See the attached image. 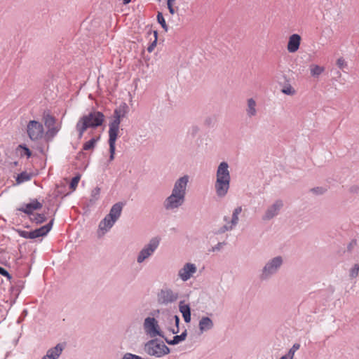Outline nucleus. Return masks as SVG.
Listing matches in <instances>:
<instances>
[{
    "instance_id": "nucleus-1",
    "label": "nucleus",
    "mask_w": 359,
    "mask_h": 359,
    "mask_svg": "<svg viewBox=\"0 0 359 359\" xmlns=\"http://www.w3.org/2000/svg\"><path fill=\"white\" fill-rule=\"evenodd\" d=\"M128 111V107L126 103L118 107L114 112L113 120L109 124V161H112L114 159L116 151V141L119 133V127L121 119L126 116Z\"/></svg>"
},
{
    "instance_id": "nucleus-2",
    "label": "nucleus",
    "mask_w": 359,
    "mask_h": 359,
    "mask_svg": "<svg viewBox=\"0 0 359 359\" xmlns=\"http://www.w3.org/2000/svg\"><path fill=\"white\" fill-rule=\"evenodd\" d=\"M231 175L229 170V164L221 162L217 169L215 189L219 198H224L228 193L230 187Z\"/></svg>"
},
{
    "instance_id": "nucleus-3",
    "label": "nucleus",
    "mask_w": 359,
    "mask_h": 359,
    "mask_svg": "<svg viewBox=\"0 0 359 359\" xmlns=\"http://www.w3.org/2000/svg\"><path fill=\"white\" fill-rule=\"evenodd\" d=\"M104 121V114L97 111H91L81 116L76 125L79 139L82 138L83 133L88 128H96L102 126Z\"/></svg>"
},
{
    "instance_id": "nucleus-4",
    "label": "nucleus",
    "mask_w": 359,
    "mask_h": 359,
    "mask_svg": "<svg viewBox=\"0 0 359 359\" xmlns=\"http://www.w3.org/2000/svg\"><path fill=\"white\" fill-rule=\"evenodd\" d=\"M283 257L276 256L267 260L259 271V278L262 281H267L276 276L283 265Z\"/></svg>"
},
{
    "instance_id": "nucleus-5",
    "label": "nucleus",
    "mask_w": 359,
    "mask_h": 359,
    "mask_svg": "<svg viewBox=\"0 0 359 359\" xmlns=\"http://www.w3.org/2000/svg\"><path fill=\"white\" fill-rule=\"evenodd\" d=\"M144 351L151 356L161 358L170 353V348L163 341L153 339L145 344Z\"/></svg>"
},
{
    "instance_id": "nucleus-6",
    "label": "nucleus",
    "mask_w": 359,
    "mask_h": 359,
    "mask_svg": "<svg viewBox=\"0 0 359 359\" xmlns=\"http://www.w3.org/2000/svg\"><path fill=\"white\" fill-rule=\"evenodd\" d=\"M160 242L161 238L159 237L151 238L138 252L136 257L137 263L140 264L149 259L158 249Z\"/></svg>"
},
{
    "instance_id": "nucleus-7",
    "label": "nucleus",
    "mask_w": 359,
    "mask_h": 359,
    "mask_svg": "<svg viewBox=\"0 0 359 359\" xmlns=\"http://www.w3.org/2000/svg\"><path fill=\"white\" fill-rule=\"evenodd\" d=\"M26 130L29 138L33 142L41 140L45 135L43 125L38 121H29L27 124Z\"/></svg>"
},
{
    "instance_id": "nucleus-8",
    "label": "nucleus",
    "mask_w": 359,
    "mask_h": 359,
    "mask_svg": "<svg viewBox=\"0 0 359 359\" xmlns=\"http://www.w3.org/2000/svg\"><path fill=\"white\" fill-rule=\"evenodd\" d=\"M179 298L177 292L170 287H164L157 294V302L160 305L167 306L175 302Z\"/></svg>"
},
{
    "instance_id": "nucleus-9",
    "label": "nucleus",
    "mask_w": 359,
    "mask_h": 359,
    "mask_svg": "<svg viewBox=\"0 0 359 359\" xmlns=\"http://www.w3.org/2000/svg\"><path fill=\"white\" fill-rule=\"evenodd\" d=\"M185 201L186 198L170 193V194L165 198L163 205L164 209L167 211L176 212L184 205Z\"/></svg>"
},
{
    "instance_id": "nucleus-10",
    "label": "nucleus",
    "mask_w": 359,
    "mask_h": 359,
    "mask_svg": "<svg viewBox=\"0 0 359 359\" xmlns=\"http://www.w3.org/2000/svg\"><path fill=\"white\" fill-rule=\"evenodd\" d=\"M44 124L47 128L45 136L48 141L52 140L60 131L61 126L56 124V119L49 114H43Z\"/></svg>"
},
{
    "instance_id": "nucleus-11",
    "label": "nucleus",
    "mask_w": 359,
    "mask_h": 359,
    "mask_svg": "<svg viewBox=\"0 0 359 359\" xmlns=\"http://www.w3.org/2000/svg\"><path fill=\"white\" fill-rule=\"evenodd\" d=\"M143 329L146 334L151 338L157 336L163 337L158 321L153 317H147L144 319Z\"/></svg>"
},
{
    "instance_id": "nucleus-12",
    "label": "nucleus",
    "mask_w": 359,
    "mask_h": 359,
    "mask_svg": "<svg viewBox=\"0 0 359 359\" xmlns=\"http://www.w3.org/2000/svg\"><path fill=\"white\" fill-rule=\"evenodd\" d=\"M284 206V203L280 199L276 200L269 205L262 216V219L268 222L278 216Z\"/></svg>"
},
{
    "instance_id": "nucleus-13",
    "label": "nucleus",
    "mask_w": 359,
    "mask_h": 359,
    "mask_svg": "<svg viewBox=\"0 0 359 359\" xmlns=\"http://www.w3.org/2000/svg\"><path fill=\"white\" fill-rule=\"evenodd\" d=\"M189 180L190 177L188 175H184L177 178L173 184L171 193L186 198Z\"/></svg>"
},
{
    "instance_id": "nucleus-14",
    "label": "nucleus",
    "mask_w": 359,
    "mask_h": 359,
    "mask_svg": "<svg viewBox=\"0 0 359 359\" xmlns=\"http://www.w3.org/2000/svg\"><path fill=\"white\" fill-rule=\"evenodd\" d=\"M197 271V267L195 264L186 263L178 271V277L184 282L189 280Z\"/></svg>"
},
{
    "instance_id": "nucleus-15",
    "label": "nucleus",
    "mask_w": 359,
    "mask_h": 359,
    "mask_svg": "<svg viewBox=\"0 0 359 359\" xmlns=\"http://www.w3.org/2000/svg\"><path fill=\"white\" fill-rule=\"evenodd\" d=\"M43 205L37 199H32L29 203L22 205L17 210L28 215H33L34 210H40Z\"/></svg>"
},
{
    "instance_id": "nucleus-16",
    "label": "nucleus",
    "mask_w": 359,
    "mask_h": 359,
    "mask_svg": "<svg viewBox=\"0 0 359 359\" xmlns=\"http://www.w3.org/2000/svg\"><path fill=\"white\" fill-rule=\"evenodd\" d=\"M302 38L298 34H292L288 39L287 50L290 53H296L300 46Z\"/></svg>"
},
{
    "instance_id": "nucleus-17",
    "label": "nucleus",
    "mask_w": 359,
    "mask_h": 359,
    "mask_svg": "<svg viewBox=\"0 0 359 359\" xmlns=\"http://www.w3.org/2000/svg\"><path fill=\"white\" fill-rule=\"evenodd\" d=\"M116 222L111 218H109L107 215L103 219H102L98 226V235L102 236L109 231L114 225Z\"/></svg>"
},
{
    "instance_id": "nucleus-18",
    "label": "nucleus",
    "mask_w": 359,
    "mask_h": 359,
    "mask_svg": "<svg viewBox=\"0 0 359 359\" xmlns=\"http://www.w3.org/2000/svg\"><path fill=\"white\" fill-rule=\"evenodd\" d=\"M164 321L165 325H172L173 323L175 325V327L173 328L168 326V330L172 334H177L179 332L180 318L177 315L166 314L165 316Z\"/></svg>"
},
{
    "instance_id": "nucleus-19",
    "label": "nucleus",
    "mask_w": 359,
    "mask_h": 359,
    "mask_svg": "<svg viewBox=\"0 0 359 359\" xmlns=\"http://www.w3.org/2000/svg\"><path fill=\"white\" fill-rule=\"evenodd\" d=\"M123 206L124 203L122 202H118L114 204L111 206L109 214H107L109 218H111L115 222H116L121 215Z\"/></svg>"
},
{
    "instance_id": "nucleus-20",
    "label": "nucleus",
    "mask_w": 359,
    "mask_h": 359,
    "mask_svg": "<svg viewBox=\"0 0 359 359\" xmlns=\"http://www.w3.org/2000/svg\"><path fill=\"white\" fill-rule=\"evenodd\" d=\"M246 115L248 118H252L257 115V102L253 98L247 100V105L245 108Z\"/></svg>"
},
{
    "instance_id": "nucleus-21",
    "label": "nucleus",
    "mask_w": 359,
    "mask_h": 359,
    "mask_svg": "<svg viewBox=\"0 0 359 359\" xmlns=\"http://www.w3.org/2000/svg\"><path fill=\"white\" fill-rule=\"evenodd\" d=\"M214 327V323L212 319L207 316H203L201 318L198 323V328L201 333L208 332L212 330Z\"/></svg>"
},
{
    "instance_id": "nucleus-22",
    "label": "nucleus",
    "mask_w": 359,
    "mask_h": 359,
    "mask_svg": "<svg viewBox=\"0 0 359 359\" xmlns=\"http://www.w3.org/2000/svg\"><path fill=\"white\" fill-rule=\"evenodd\" d=\"M179 310L182 315L185 323H189L191 322V308L188 304L184 301H180L179 304Z\"/></svg>"
},
{
    "instance_id": "nucleus-23",
    "label": "nucleus",
    "mask_w": 359,
    "mask_h": 359,
    "mask_svg": "<svg viewBox=\"0 0 359 359\" xmlns=\"http://www.w3.org/2000/svg\"><path fill=\"white\" fill-rule=\"evenodd\" d=\"M53 224V219H51L49 223L46 225L36 229L33 231L34 238H37L41 236H44L51 230Z\"/></svg>"
},
{
    "instance_id": "nucleus-24",
    "label": "nucleus",
    "mask_w": 359,
    "mask_h": 359,
    "mask_svg": "<svg viewBox=\"0 0 359 359\" xmlns=\"http://www.w3.org/2000/svg\"><path fill=\"white\" fill-rule=\"evenodd\" d=\"M62 350L63 346L60 344H58L55 347L48 350L46 355L50 359H57L61 355Z\"/></svg>"
},
{
    "instance_id": "nucleus-25",
    "label": "nucleus",
    "mask_w": 359,
    "mask_h": 359,
    "mask_svg": "<svg viewBox=\"0 0 359 359\" xmlns=\"http://www.w3.org/2000/svg\"><path fill=\"white\" fill-rule=\"evenodd\" d=\"M325 69L323 66L316 64H311L309 65V71L311 76L313 78H318L324 72Z\"/></svg>"
},
{
    "instance_id": "nucleus-26",
    "label": "nucleus",
    "mask_w": 359,
    "mask_h": 359,
    "mask_svg": "<svg viewBox=\"0 0 359 359\" xmlns=\"http://www.w3.org/2000/svg\"><path fill=\"white\" fill-rule=\"evenodd\" d=\"M243 210L242 206H237L232 212L231 218L228 222L233 228H235L239 222V215Z\"/></svg>"
},
{
    "instance_id": "nucleus-27",
    "label": "nucleus",
    "mask_w": 359,
    "mask_h": 359,
    "mask_svg": "<svg viewBox=\"0 0 359 359\" xmlns=\"http://www.w3.org/2000/svg\"><path fill=\"white\" fill-rule=\"evenodd\" d=\"M187 332L185 330L181 334L174 336L172 340H168L165 339V341L170 345H176L184 341L187 337Z\"/></svg>"
},
{
    "instance_id": "nucleus-28",
    "label": "nucleus",
    "mask_w": 359,
    "mask_h": 359,
    "mask_svg": "<svg viewBox=\"0 0 359 359\" xmlns=\"http://www.w3.org/2000/svg\"><path fill=\"white\" fill-rule=\"evenodd\" d=\"M32 178V175L27 172H22L19 175H18L16 177V182L18 184H22L23 182H27L30 180Z\"/></svg>"
},
{
    "instance_id": "nucleus-29",
    "label": "nucleus",
    "mask_w": 359,
    "mask_h": 359,
    "mask_svg": "<svg viewBox=\"0 0 359 359\" xmlns=\"http://www.w3.org/2000/svg\"><path fill=\"white\" fill-rule=\"evenodd\" d=\"M99 139V137H93L89 141L86 142L83 146V149L85 151L93 149Z\"/></svg>"
},
{
    "instance_id": "nucleus-30",
    "label": "nucleus",
    "mask_w": 359,
    "mask_h": 359,
    "mask_svg": "<svg viewBox=\"0 0 359 359\" xmlns=\"http://www.w3.org/2000/svg\"><path fill=\"white\" fill-rule=\"evenodd\" d=\"M100 195V188H99L98 187H96L91 191V198L90 199V201L91 203H95V201H97L99 199Z\"/></svg>"
},
{
    "instance_id": "nucleus-31",
    "label": "nucleus",
    "mask_w": 359,
    "mask_h": 359,
    "mask_svg": "<svg viewBox=\"0 0 359 359\" xmlns=\"http://www.w3.org/2000/svg\"><path fill=\"white\" fill-rule=\"evenodd\" d=\"M31 220L36 224H41L46 221V217L43 214H36L33 215V217L31 218Z\"/></svg>"
},
{
    "instance_id": "nucleus-32",
    "label": "nucleus",
    "mask_w": 359,
    "mask_h": 359,
    "mask_svg": "<svg viewBox=\"0 0 359 359\" xmlns=\"http://www.w3.org/2000/svg\"><path fill=\"white\" fill-rule=\"evenodd\" d=\"M18 150H22L20 153L21 156H26L27 158H29L32 156V152L30 149L26 145H19L18 147Z\"/></svg>"
},
{
    "instance_id": "nucleus-33",
    "label": "nucleus",
    "mask_w": 359,
    "mask_h": 359,
    "mask_svg": "<svg viewBox=\"0 0 359 359\" xmlns=\"http://www.w3.org/2000/svg\"><path fill=\"white\" fill-rule=\"evenodd\" d=\"M234 228L229 223L227 222L226 224H225L224 226H222V227H220L217 231H216V234H222V233H224L226 231H231Z\"/></svg>"
},
{
    "instance_id": "nucleus-34",
    "label": "nucleus",
    "mask_w": 359,
    "mask_h": 359,
    "mask_svg": "<svg viewBox=\"0 0 359 359\" xmlns=\"http://www.w3.org/2000/svg\"><path fill=\"white\" fill-rule=\"evenodd\" d=\"M281 92L287 95H294L296 93L294 88L290 84L285 86L282 88Z\"/></svg>"
},
{
    "instance_id": "nucleus-35",
    "label": "nucleus",
    "mask_w": 359,
    "mask_h": 359,
    "mask_svg": "<svg viewBox=\"0 0 359 359\" xmlns=\"http://www.w3.org/2000/svg\"><path fill=\"white\" fill-rule=\"evenodd\" d=\"M157 21L161 25L162 28L167 32L168 31V26L166 25L165 20L163 18V15L162 13L158 12L157 14Z\"/></svg>"
},
{
    "instance_id": "nucleus-36",
    "label": "nucleus",
    "mask_w": 359,
    "mask_h": 359,
    "mask_svg": "<svg viewBox=\"0 0 359 359\" xmlns=\"http://www.w3.org/2000/svg\"><path fill=\"white\" fill-rule=\"evenodd\" d=\"M81 179V175L78 174L76 175L75 177H74L72 180H71V182H70V184H69V187L72 189V190H75L78 186V184L79 182V180Z\"/></svg>"
},
{
    "instance_id": "nucleus-37",
    "label": "nucleus",
    "mask_w": 359,
    "mask_h": 359,
    "mask_svg": "<svg viewBox=\"0 0 359 359\" xmlns=\"http://www.w3.org/2000/svg\"><path fill=\"white\" fill-rule=\"evenodd\" d=\"M20 236L25 238L34 239L33 231H20Z\"/></svg>"
},
{
    "instance_id": "nucleus-38",
    "label": "nucleus",
    "mask_w": 359,
    "mask_h": 359,
    "mask_svg": "<svg viewBox=\"0 0 359 359\" xmlns=\"http://www.w3.org/2000/svg\"><path fill=\"white\" fill-rule=\"evenodd\" d=\"M157 32L156 31H154V41L149 46V47L147 48V51L149 53H151L154 48L156 47V42H157Z\"/></svg>"
},
{
    "instance_id": "nucleus-39",
    "label": "nucleus",
    "mask_w": 359,
    "mask_h": 359,
    "mask_svg": "<svg viewBox=\"0 0 359 359\" xmlns=\"http://www.w3.org/2000/svg\"><path fill=\"white\" fill-rule=\"evenodd\" d=\"M337 65L340 69L344 70L347 67V62L343 57H339L337 60Z\"/></svg>"
},
{
    "instance_id": "nucleus-40",
    "label": "nucleus",
    "mask_w": 359,
    "mask_h": 359,
    "mask_svg": "<svg viewBox=\"0 0 359 359\" xmlns=\"http://www.w3.org/2000/svg\"><path fill=\"white\" fill-rule=\"evenodd\" d=\"M358 271H359V265L358 264H355L353 268L351 269V272H350V276L351 277H356L358 274Z\"/></svg>"
},
{
    "instance_id": "nucleus-41",
    "label": "nucleus",
    "mask_w": 359,
    "mask_h": 359,
    "mask_svg": "<svg viewBox=\"0 0 359 359\" xmlns=\"http://www.w3.org/2000/svg\"><path fill=\"white\" fill-rule=\"evenodd\" d=\"M225 243L223 242V243H218L217 245H215V246H213L212 248V250L211 251L212 252H215V251H219L222 248V246L224 245Z\"/></svg>"
},
{
    "instance_id": "nucleus-42",
    "label": "nucleus",
    "mask_w": 359,
    "mask_h": 359,
    "mask_svg": "<svg viewBox=\"0 0 359 359\" xmlns=\"http://www.w3.org/2000/svg\"><path fill=\"white\" fill-rule=\"evenodd\" d=\"M0 274L5 277H7L8 279L11 278V276L10 273L8 272V271L1 266H0Z\"/></svg>"
},
{
    "instance_id": "nucleus-43",
    "label": "nucleus",
    "mask_w": 359,
    "mask_h": 359,
    "mask_svg": "<svg viewBox=\"0 0 359 359\" xmlns=\"http://www.w3.org/2000/svg\"><path fill=\"white\" fill-rule=\"evenodd\" d=\"M299 348H300V344H298V343H295V344H293V346L290 349V351H291L292 352L295 353L296 351H297L299 349Z\"/></svg>"
},
{
    "instance_id": "nucleus-44",
    "label": "nucleus",
    "mask_w": 359,
    "mask_h": 359,
    "mask_svg": "<svg viewBox=\"0 0 359 359\" xmlns=\"http://www.w3.org/2000/svg\"><path fill=\"white\" fill-rule=\"evenodd\" d=\"M299 348H300V344H298V343H295V344H293V346L290 349V351H291L292 352L295 353L296 351H297L299 349Z\"/></svg>"
},
{
    "instance_id": "nucleus-45",
    "label": "nucleus",
    "mask_w": 359,
    "mask_h": 359,
    "mask_svg": "<svg viewBox=\"0 0 359 359\" xmlns=\"http://www.w3.org/2000/svg\"><path fill=\"white\" fill-rule=\"evenodd\" d=\"M311 191H313V193L317 194H322L324 192V190L323 188L317 187V188L312 189Z\"/></svg>"
},
{
    "instance_id": "nucleus-46",
    "label": "nucleus",
    "mask_w": 359,
    "mask_h": 359,
    "mask_svg": "<svg viewBox=\"0 0 359 359\" xmlns=\"http://www.w3.org/2000/svg\"><path fill=\"white\" fill-rule=\"evenodd\" d=\"M168 5V8L169 10V12L170 13V14L173 15L175 13V9L173 7V4H167Z\"/></svg>"
},
{
    "instance_id": "nucleus-47",
    "label": "nucleus",
    "mask_w": 359,
    "mask_h": 359,
    "mask_svg": "<svg viewBox=\"0 0 359 359\" xmlns=\"http://www.w3.org/2000/svg\"><path fill=\"white\" fill-rule=\"evenodd\" d=\"M357 244L356 240H353L348 245V250H351V249Z\"/></svg>"
},
{
    "instance_id": "nucleus-48",
    "label": "nucleus",
    "mask_w": 359,
    "mask_h": 359,
    "mask_svg": "<svg viewBox=\"0 0 359 359\" xmlns=\"http://www.w3.org/2000/svg\"><path fill=\"white\" fill-rule=\"evenodd\" d=\"M294 354L295 353L289 350V351L286 355H285V356L287 358V359H293Z\"/></svg>"
},
{
    "instance_id": "nucleus-49",
    "label": "nucleus",
    "mask_w": 359,
    "mask_h": 359,
    "mask_svg": "<svg viewBox=\"0 0 359 359\" xmlns=\"http://www.w3.org/2000/svg\"><path fill=\"white\" fill-rule=\"evenodd\" d=\"M230 219H229V217H227V216H224V218H223V220H224V222H226V224L228 222H229V221H230Z\"/></svg>"
},
{
    "instance_id": "nucleus-50",
    "label": "nucleus",
    "mask_w": 359,
    "mask_h": 359,
    "mask_svg": "<svg viewBox=\"0 0 359 359\" xmlns=\"http://www.w3.org/2000/svg\"><path fill=\"white\" fill-rule=\"evenodd\" d=\"M124 4H127L131 1V0H123Z\"/></svg>"
},
{
    "instance_id": "nucleus-51",
    "label": "nucleus",
    "mask_w": 359,
    "mask_h": 359,
    "mask_svg": "<svg viewBox=\"0 0 359 359\" xmlns=\"http://www.w3.org/2000/svg\"><path fill=\"white\" fill-rule=\"evenodd\" d=\"M175 0H168L167 4H173Z\"/></svg>"
},
{
    "instance_id": "nucleus-52",
    "label": "nucleus",
    "mask_w": 359,
    "mask_h": 359,
    "mask_svg": "<svg viewBox=\"0 0 359 359\" xmlns=\"http://www.w3.org/2000/svg\"><path fill=\"white\" fill-rule=\"evenodd\" d=\"M280 359H287V358L285 355H283Z\"/></svg>"
}]
</instances>
